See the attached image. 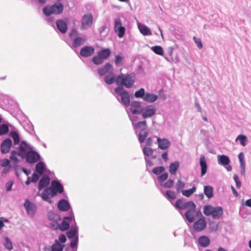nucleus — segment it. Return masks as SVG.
I'll use <instances>...</instances> for the list:
<instances>
[{
  "label": "nucleus",
  "mask_w": 251,
  "mask_h": 251,
  "mask_svg": "<svg viewBox=\"0 0 251 251\" xmlns=\"http://www.w3.org/2000/svg\"><path fill=\"white\" fill-rule=\"evenodd\" d=\"M63 191V187L59 181L52 180L51 183V186L46 188L42 193L39 194L38 195L44 201L51 204L52 201L50 197L55 196L58 193H61Z\"/></svg>",
  "instance_id": "nucleus-1"
},
{
  "label": "nucleus",
  "mask_w": 251,
  "mask_h": 251,
  "mask_svg": "<svg viewBox=\"0 0 251 251\" xmlns=\"http://www.w3.org/2000/svg\"><path fill=\"white\" fill-rule=\"evenodd\" d=\"M135 75L134 73L129 74H123L117 76L116 84L125 86L126 88H129L132 87L135 82Z\"/></svg>",
  "instance_id": "nucleus-2"
},
{
  "label": "nucleus",
  "mask_w": 251,
  "mask_h": 251,
  "mask_svg": "<svg viewBox=\"0 0 251 251\" xmlns=\"http://www.w3.org/2000/svg\"><path fill=\"white\" fill-rule=\"evenodd\" d=\"M203 213L207 216H212L213 219H218L222 216L223 210L221 206L214 207L207 205L203 207Z\"/></svg>",
  "instance_id": "nucleus-3"
},
{
  "label": "nucleus",
  "mask_w": 251,
  "mask_h": 251,
  "mask_svg": "<svg viewBox=\"0 0 251 251\" xmlns=\"http://www.w3.org/2000/svg\"><path fill=\"white\" fill-rule=\"evenodd\" d=\"M115 92L117 99L120 101L125 106H127L130 104L129 95L127 91L123 87L119 86L115 88Z\"/></svg>",
  "instance_id": "nucleus-4"
},
{
  "label": "nucleus",
  "mask_w": 251,
  "mask_h": 251,
  "mask_svg": "<svg viewBox=\"0 0 251 251\" xmlns=\"http://www.w3.org/2000/svg\"><path fill=\"white\" fill-rule=\"evenodd\" d=\"M63 10V5L60 2H57L51 6H46L43 9V12L46 16L52 14H59Z\"/></svg>",
  "instance_id": "nucleus-5"
},
{
  "label": "nucleus",
  "mask_w": 251,
  "mask_h": 251,
  "mask_svg": "<svg viewBox=\"0 0 251 251\" xmlns=\"http://www.w3.org/2000/svg\"><path fill=\"white\" fill-rule=\"evenodd\" d=\"M24 206L25 209L27 214L31 218L34 217L37 209L36 205L34 203L30 201L28 199H26Z\"/></svg>",
  "instance_id": "nucleus-6"
},
{
  "label": "nucleus",
  "mask_w": 251,
  "mask_h": 251,
  "mask_svg": "<svg viewBox=\"0 0 251 251\" xmlns=\"http://www.w3.org/2000/svg\"><path fill=\"white\" fill-rule=\"evenodd\" d=\"M156 111L155 108L151 105L143 107L141 110L142 116L144 119L151 117L155 115Z\"/></svg>",
  "instance_id": "nucleus-7"
},
{
  "label": "nucleus",
  "mask_w": 251,
  "mask_h": 251,
  "mask_svg": "<svg viewBox=\"0 0 251 251\" xmlns=\"http://www.w3.org/2000/svg\"><path fill=\"white\" fill-rule=\"evenodd\" d=\"M114 31L117 33V35L119 38L124 37L126 28L122 25L121 20L120 18H116L114 21Z\"/></svg>",
  "instance_id": "nucleus-8"
},
{
  "label": "nucleus",
  "mask_w": 251,
  "mask_h": 251,
  "mask_svg": "<svg viewBox=\"0 0 251 251\" xmlns=\"http://www.w3.org/2000/svg\"><path fill=\"white\" fill-rule=\"evenodd\" d=\"M93 23V16L91 13H87L83 16L81 20V28L87 29L90 27Z\"/></svg>",
  "instance_id": "nucleus-9"
},
{
  "label": "nucleus",
  "mask_w": 251,
  "mask_h": 251,
  "mask_svg": "<svg viewBox=\"0 0 251 251\" xmlns=\"http://www.w3.org/2000/svg\"><path fill=\"white\" fill-rule=\"evenodd\" d=\"M25 157L27 162L32 164L37 162L40 159V155L35 151H29Z\"/></svg>",
  "instance_id": "nucleus-10"
},
{
  "label": "nucleus",
  "mask_w": 251,
  "mask_h": 251,
  "mask_svg": "<svg viewBox=\"0 0 251 251\" xmlns=\"http://www.w3.org/2000/svg\"><path fill=\"white\" fill-rule=\"evenodd\" d=\"M206 226V222L204 217L201 218L193 224V229L196 232L203 230Z\"/></svg>",
  "instance_id": "nucleus-11"
},
{
  "label": "nucleus",
  "mask_w": 251,
  "mask_h": 251,
  "mask_svg": "<svg viewBox=\"0 0 251 251\" xmlns=\"http://www.w3.org/2000/svg\"><path fill=\"white\" fill-rule=\"evenodd\" d=\"M95 52V49L91 46H85L81 49L80 55L82 57H87L92 55Z\"/></svg>",
  "instance_id": "nucleus-12"
},
{
  "label": "nucleus",
  "mask_w": 251,
  "mask_h": 251,
  "mask_svg": "<svg viewBox=\"0 0 251 251\" xmlns=\"http://www.w3.org/2000/svg\"><path fill=\"white\" fill-rule=\"evenodd\" d=\"M12 145V140L10 138H6L3 140L1 144V152L2 153H6L10 151Z\"/></svg>",
  "instance_id": "nucleus-13"
},
{
  "label": "nucleus",
  "mask_w": 251,
  "mask_h": 251,
  "mask_svg": "<svg viewBox=\"0 0 251 251\" xmlns=\"http://www.w3.org/2000/svg\"><path fill=\"white\" fill-rule=\"evenodd\" d=\"M196 210V206L195 205L191 208L187 210L185 214V216L187 220L190 223H193L195 220V212Z\"/></svg>",
  "instance_id": "nucleus-14"
},
{
  "label": "nucleus",
  "mask_w": 251,
  "mask_h": 251,
  "mask_svg": "<svg viewBox=\"0 0 251 251\" xmlns=\"http://www.w3.org/2000/svg\"><path fill=\"white\" fill-rule=\"evenodd\" d=\"M143 107L141 106V103L137 101H132L130 103V111L133 114H140Z\"/></svg>",
  "instance_id": "nucleus-15"
},
{
  "label": "nucleus",
  "mask_w": 251,
  "mask_h": 251,
  "mask_svg": "<svg viewBox=\"0 0 251 251\" xmlns=\"http://www.w3.org/2000/svg\"><path fill=\"white\" fill-rule=\"evenodd\" d=\"M157 142L158 148L161 150H166L171 145L170 142L166 138H157Z\"/></svg>",
  "instance_id": "nucleus-16"
},
{
  "label": "nucleus",
  "mask_w": 251,
  "mask_h": 251,
  "mask_svg": "<svg viewBox=\"0 0 251 251\" xmlns=\"http://www.w3.org/2000/svg\"><path fill=\"white\" fill-rule=\"evenodd\" d=\"M28 149V145L27 143L25 141H22L19 147V150L18 151V156H20L22 158H24L25 154L27 152V150Z\"/></svg>",
  "instance_id": "nucleus-17"
},
{
  "label": "nucleus",
  "mask_w": 251,
  "mask_h": 251,
  "mask_svg": "<svg viewBox=\"0 0 251 251\" xmlns=\"http://www.w3.org/2000/svg\"><path fill=\"white\" fill-rule=\"evenodd\" d=\"M110 71H113V67L109 63H107L103 67L99 69L98 73L100 75H103Z\"/></svg>",
  "instance_id": "nucleus-18"
},
{
  "label": "nucleus",
  "mask_w": 251,
  "mask_h": 251,
  "mask_svg": "<svg viewBox=\"0 0 251 251\" xmlns=\"http://www.w3.org/2000/svg\"><path fill=\"white\" fill-rule=\"evenodd\" d=\"M56 24L58 29L62 33H65L68 29L67 25L66 22L62 20H57Z\"/></svg>",
  "instance_id": "nucleus-19"
},
{
  "label": "nucleus",
  "mask_w": 251,
  "mask_h": 251,
  "mask_svg": "<svg viewBox=\"0 0 251 251\" xmlns=\"http://www.w3.org/2000/svg\"><path fill=\"white\" fill-rule=\"evenodd\" d=\"M198 243L201 247L206 248L210 245V240L207 236L202 235L199 237Z\"/></svg>",
  "instance_id": "nucleus-20"
},
{
  "label": "nucleus",
  "mask_w": 251,
  "mask_h": 251,
  "mask_svg": "<svg viewBox=\"0 0 251 251\" xmlns=\"http://www.w3.org/2000/svg\"><path fill=\"white\" fill-rule=\"evenodd\" d=\"M117 76L116 77L113 71H110L105 76L104 81L107 84H112L115 82L116 83Z\"/></svg>",
  "instance_id": "nucleus-21"
},
{
  "label": "nucleus",
  "mask_w": 251,
  "mask_h": 251,
  "mask_svg": "<svg viewBox=\"0 0 251 251\" xmlns=\"http://www.w3.org/2000/svg\"><path fill=\"white\" fill-rule=\"evenodd\" d=\"M70 207V205L69 202L65 200H61L58 203V209L62 211H68Z\"/></svg>",
  "instance_id": "nucleus-22"
},
{
  "label": "nucleus",
  "mask_w": 251,
  "mask_h": 251,
  "mask_svg": "<svg viewBox=\"0 0 251 251\" xmlns=\"http://www.w3.org/2000/svg\"><path fill=\"white\" fill-rule=\"evenodd\" d=\"M72 217H66L63 219L61 225H59V229L61 231L67 230L69 227V222L72 220Z\"/></svg>",
  "instance_id": "nucleus-23"
},
{
  "label": "nucleus",
  "mask_w": 251,
  "mask_h": 251,
  "mask_svg": "<svg viewBox=\"0 0 251 251\" xmlns=\"http://www.w3.org/2000/svg\"><path fill=\"white\" fill-rule=\"evenodd\" d=\"M138 28L140 30V32L144 35L148 36V35H151L152 33L150 29L147 26L142 24H138Z\"/></svg>",
  "instance_id": "nucleus-24"
},
{
  "label": "nucleus",
  "mask_w": 251,
  "mask_h": 251,
  "mask_svg": "<svg viewBox=\"0 0 251 251\" xmlns=\"http://www.w3.org/2000/svg\"><path fill=\"white\" fill-rule=\"evenodd\" d=\"M217 160L218 164L222 166L227 165L230 162L229 157L226 155H219L217 156Z\"/></svg>",
  "instance_id": "nucleus-25"
},
{
  "label": "nucleus",
  "mask_w": 251,
  "mask_h": 251,
  "mask_svg": "<svg viewBox=\"0 0 251 251\" xmlns=\"http://www.w3.org/2000/svg\"><path fill=\"white\" fill-rule=\"evenodd\" d=\"M50 183V178L47 175H44L40 180L38 183V189L41 190L45 186H47Z\"/></svg>",
  "instance_id": "nucleus-26"
},
{
  "label": "nucleus",
  "mask_w": 251,
  "mask_h": 251,
  "mask_svg": "<svg viewBox=\"0 0 251 251\" xmlns=\"http://www.w3.org/2000/svg\"><path fill=\"white\" fill-rule=\"evenodd\" d=\"M158 98V96L154 94L146 93L143 100L145 101L152 103L155 101Z\"/></svg>",
  "instance_id": "nucleus-27"
},
{
  "label": "nucleus",
  "mask_w": 251,
  "mask_h": 251,
  "mask_svg": "<svg viewBox=\"0 0 251 251\" xmlns=\"http://www.w3.org/2000/svg\"><path fill=\"white\" fill-rule=\"evenodd\" d=\"M200 164L201 168V176H203L207 172V166L204 156L200 158Z\"/></svg>",
  "instance_id": "nucleus-28"
},
{
  "label": "nucleus",
  "mask_w": 251,
  "mask_h": 251,
  "mask_svg": "<svg viewBox=\"0 0 251 251\" xmlns=\"http://www.w3.org/2000/svg\"><path fill=\"white\" fill-rule=\"evenodd\" d=\"M86 41V39L82 37H75L73 42L72 46L74 48H77L83 45Z\"/></svg>",
  "instance_id": "nucleus-29"
},
{
  "label": "nucleus",
  "mask_w": 251,
  "mask_h": 251,
  "mask_svg": "<svg viewBox=\"0 0 251 251\" xmlns=\"http://www.w3.org/2000/svg\"><path fill=\"white\" fill-rule=\"evenodd\" d=\"M78 232V227L76 226H72L69 231L67 232V235L68 238H73L75 236H78L76 233Z\"/></svg>",
  "instance_id": "nucleus-30"
},
{
  "label": "nucleus",
  "mask_w": 251,
  "mask_h": 251,
  "mask_svg": "<svg viewBox=\"0 0 251 251\" xmlns=\"http://www.w3.org/2000/svg\"><path fill=\"white\" fill-rule=\"evenodd\" d=\"M203 192L208 199H211L213 197V188L210 185L204 186Z\"/></svg>",
  "instance_id": "nucleus-31"
},
{
  "label": "nucleus",
  "mask_w": 251,
  "mask_h": 251,
  "mask_svg": "<svg viewBox=\"0 0 251 251\" xmlns=\"http://www.w3.org/2000/svg\"><path fill=\"white\" fill-rule=\"evenodd\" d=\"M110 53L111 51L109 49H104L99 51L98 55L104 60L109 57Z\"/></svg>",
  "instance_id": "nucleus-32"
},
{
  "label": "nucleus",
  "mask_w": 251,
  "mask_h": 251,
  "mask_svg": "<svg viewBox=\"0 0 251 251\" xmlns=\"http://www.w3.org/2000/svg\"><path fill=\"white\" fill-rule=\"evenodd\" d=\"M179 167V163L177 161H176L171 163L170 165L169 172L172 175H175L176 171Z\"/></svg>",
  "instance_id": "nucleus-33"
},
{
  "label": "nucleus",
  "mask_w": 251,
  "mask_h": 251,
  "mask_svg": "<svg viewBox=\"0 0 251 251\" xmlns=\"http://www.w3.org/2000/svg\"><path fill=\"white\" fill-rule=\"evenodd\" d=\"M45 168L44 163L39 162L36 165L35 170L40 175H42L44 173Z\"/></svg>",
  "instance_id": "nucleus-34"
},
{
  "label": "nucleus",
  "mask_w": 251,
  "mask_h": 251,
  "mask_svg": "<svg viewBox=\"0 0 251 251\" xmlns=\"http://www.w3.org/2000/svg\"><path fill=\"white\" fill-rule=\"evenodd\" d=\"M134 127L135 129H140V131L147 130V122L146 121L139 122L134 125Z\"/></svg>",
  "instance_id": "nucleus-35"
},
{
  "label": "nucleus",
  "mask_w": 251,
  "mask_h": 251,
  "mask_svg": "<svg viewBox=\"0 0 251 251\" xmlns=\"http://www.w3.org/2000/svg\"><path fill=\"white\" fill-rule=\"evenodd\" d=\"M148 134H149V132L147 130L140 131L139 132V134L138 135L139 141L140 143H143L145 141V139H146Z\"/></svg>",
  "instance_id": "nucleus-36"
},
{
  "label": "nucleus",
  "mask_w": 251,
  "mask_h": 251,
  "mask_svg": "<svg viewBox=\"0 0 251 251\" xmlns=\"http://www.w3.org/2000/svg\"><path fill=\"white\" fill-rule=\"evenodd\" d=\"M64 246L61 245L57 240H55L54 243L51 246V250L53 251H62Z\"/></svg>",
  "instance_id": "nucleus-37"
},
{
  "label": "nucleus",
  "mask_w": 251,
  "mask_h": 251,
  "mask_svg": "<svg viewBox=\"0 0 251 251\" xmlns=\"http://www.w3.org/2000/svg\"><path fill=\"white\" fill-rule=\"evenodd\" d=\"M10 136L14 140V145H18L20 141V139L19 134L15 131H11L10 133Z\"/></svg>",
  "instance_id": "nucleus-38"
},
{
  "label": "nucleus",
  "mask_w": 251,
  "mask_h": 251,
  "mask_svg": "<svg viewBox=\"0 0 251 251\" xmlns=\"http://www.w3.org/2000/svg\"><path fill=\"white\" fill-rule=\"evenodd\" d=\"M196 191V187L194 186L192 188L185 190H182V195L185 196V197H189L191 195H192L194 192Z\"/></svg>",
  "instance_id": "nucleus-39"
},
{
  "label": "nucleus",
  "mask_w": 251,
  "mask_h": 251,
  "mask_svg": "<svg viewBox=\"0 0 251 251\" xmlns=\"http://www.w3.org/2000/svg\"><path fill=\"white\" fill-rule=\"evenodd\" d=\"M115 63L117 66H122L124 65V57L119 55L115 56Z\"/></svg>",
  "instance_id": "nucleus-40"
},
{
  "label": "nucleus",
  "mask_w": 251,
  "mask_h": 251,
  "mask_svg": "<svg viewBox=\"0 0 251 251\" xmlns=\"http://www.w3.org/2000/svg\"><path fill=\"white\" fill-rule=\"evenodd\" d=\"M151 50L156 54L158 55H163V50L161 46H153L151 48Z\"/></svg>",
  "instance_id": "nucleus-41"
},
{
  "label": "nucleus",
  "mask_w": 251,
  "mask_h": 251,
  "mask_svg": "<svg viewBox=\"0 0 251 251\" xmlns=\"http://www.w3.org/2000/svg\"><path fill=\"white\" fill-rule=\"evenodd\" d=\"M5 242L3 244L4 247L8 250L11 251L13 249V245L11 241L8 237L4 238Z\"/></svg>",
  "instance_id": "nucleus-42"
},
{
  "label": "nucleus",
  "mask_w": 251,
  "mask_h": 251,
  "mask_svg": "<svg viewBox=\"0 0 251 251\" xmlns=\"http://www.w3.org/2000/svg\"><path fill=\"white\" fill-rule=\"evenodd\" d=\"M146 93L144 88H140L139 90L135 92L134 96L137 98H140L143 100Z\"/></svg>",
  "instance_id": "nucleus-43"
},
{
  "label": "nucleus",
  "mask_w": 251,
  "mask_h": 251,
  "mask_svg": "<svg viewBox=\"0 0 251 251\" xmlns=\"http://www.w3.org/2000/svg\"><path fill=\"white\" fill-rule=\"evenodd\" d=\"M195 204L192 201L185 202H184L180 207V209H187L191 208L193 206H195Z\"/></svg>",
  "instance_id": "nucleus-44"
},
{
  "label": "nucleus",
  "mask_w": 251,
  "mask_h": 251,
  "mask_svg": "<svg viewBox=\"0 0 251 251\" xmlns=\"http://www.w3.org/2000/svg\"><path fill=\"white\" fill-rule=\"evenodd\" d=\"M165 171V168L162 166L155 167L152 169V173L156 175H160Z\"/></svg>",
  "instance_id": "nucleus-45"
},
{
  "label": "nucleus",
  "mask_w": 251,
  "mask_h": 251,
  "mask_svg": "<svg viewBox=\"0 0 251 251\" xmlns=\"http://www.w3.org/2000/svg\"><path fill=\"white\" fill-rule=\"evenodd\" d=\"M9 131L8 126L6 124H2L0 126V135H5Z\"/></svg>",
  "instance_id": "nucleus-46"
},
{
  "label": "nucleus",
  "mask_w": 251,
  "mask_h": 251,
  "mask_svg": "<svg viewBox=\"0 0 251 251\" xmlns=\"http://www.w3.org/2000/svg\"><path fill=\"white\" fill-rule=\"evenodd\" d=\"M239 140L240 141V144L243 146H245L247 144V137L245 136V135H239L236 140Z\"/></svg>",
  "instance_id": "nucleus-47"
},
{
  "label": "nucleus",
  "mask_w": 251,
  "mask_h": 251,
  "mask_svg": "<svg viewBox=\"0 0 251 251\" xmlns=\"http://www.w3.org/2000/svg\"><path fill=\"white\" fill-rule=\"evenodd\" d=\"M71 241L70 243V247L71 249H74L77 248L78 242V236H75V238H70Z\"/></svg>",
  "instance_id": "nucleus-48"
},
{
  "label": "nucleus",
  "mask_w": 251,
  "mask_h": 251,
  "mask_svg": "<svg viewBox=\"0 0 251 251\" xmlns=\"http://www.w3.org/2000/svg\"><path fill=\"white\" fill-rule=\"evenodd\" d=\"M174 183V180L169 179L166 182L161 183L160 186L165 188H170L173 186Z\"/></svg>",
  "instance_id": "nucleus-49"
},
{
  "label": "nucleus",
  "mask_w": 251,
  "mask_h": 251,
  "mask_svg": "<svg viewBox=\"0 0 251 251\" xmlns=\"http://www.w3.org/2000/svg\"><path fill=\"white\" fill-rule=\"evenodd\" d=\"M163 195L167 198H169L172 200L175 199L176 198V194L174 191L171 190H168L166 192L165 194L163 193Z\"/></svg>",
  "instance_id": "nucleus-50"
},
{
  "label": "nucleus",
  "mask_w": 251,
  "mask_h": 251,
  "mask_svg": "<svg viewBox=\"0 0 251 251\" xmlns=\"http://www.w3.org/2000/svg\"><path fill=\"white\" fill-rule=\"evenodd\" d=\"M92 61L96 65H100L102 64L104 60L98 54L93 57Z\"/></svg>",
  "instance_id": "nucleus-51"
},
{
  "label": "nucleus",
  "mask_w": 251,
  "mask_h": 251,
  "mask_svg": "<svg viewBox=\"0 0 251 251\" xmlns=\"http://www.w3.org/2000/svg\"><path fill=\"white\" fill-rule=\"evenodd\" d=\"M185 186V183L181 181V180H178L176 183V191L179 192L180 191L182 190V189Z\"/></svg>",
  "instance_id": "nucleus-52"
},
{
  "label": "nucleus",
  "mask_w": 251,
  "mask_h": 251,
  "mask_svg": "<svg viewBox=\"0 0 251 251\" xmlns=\"http://www.w3.org/2000/svg\"><path fill=\"white\" fill-rule=\"evenodd\" d=\"M143 151L145 156L151 155L153 152V150L149 147H144L143 149Z\"/></svg>",
  "instance_id": "nucleus-53"
},
{
  "label": "nucleus",
  "mask_w": 251,
  "mask_h": 251,
  "mask_svg": "<svg viewBox=\"0 0 251 251\" xmlns=\"http://www.w3.org/2000/svg\"><path fill=\"white\" fill-rule=\"evenodd\" d=\"M168 177V174L167 173H163L159 175L157 179L159 182L160 185L161 183H163L165 180H166Z\"/></svg>",
  "instance_id": "nucleus-54"
},
{
  "label": "nucleus",
  "mask_w": 251,
  "mask_h": 251,
  "mask_svg": "<svg viewBox=\"0 0 251 251\" xmlns=\"http://www.w3.org/2000/svg\"><path fill=\"white\" fill-rule=\"evenodd\" d=\"M193 39L194 42L195 43V44H196L197 47L199 49H201L202 48L203 45L201 42V39L200 38H197L196 37L194 36L193 38Z\"/></svg>",
  "instance_id": "nucleus-55"
},
{
  "label": "nucleus",
  "mask_w": 251,
  "mask_h": 251,
  "mask_svg": "<svg viewBox=\"0 0 251 251\" xmlns=\"http://www.w3.org/2000/svg\"><path fill=\"white\" fill-rule=\"evenodd\" d=\"M240 173L242 176H245V162H240Z\"/></svg>",
  "instance_id": "nucleus-56"
},
{
  "label": "nucleus",
  "mask_w": 251,
  "mask_h": 251,
  "mask_svg": "<svg viewBox=\"0 0 251 251\" xmlns=\"http://www.w3.org/2000/svg\"><path fill=\"white\" fill-rule=\"evenodd\" d=\"M209 227L212 231H216L218 230L219 225L215 222H211L209 224Z\"/></svg>",
  "instance_id": "nucleus-57"
},
{
  "label": "nucleus",
  "mask_w": 251,
  "mask_h": 251,
  "mask_svg": "<svg viewBox=\"0 0 251 251\" xmlns=\"http://www.w3.org/2000/svg\"><path fill=\"white\" fill-rule=\"evenodd\" d=\"M10 161L7 159H3L0 160V166L2 167H6L9 165Z\"/></svg>",
  "instance_id": "nucleus-58"
},
{
  "label": "nucleus",
  "mask_w": 251,
  "mask_h": 251,
  "mask_svg": "<svg viewBox=\"0 0 251 251\" xmlns=\"http://www.w3.org/2000/svg\"><path fill=\"white\" fill-rule=\"evenodd\" d=\"M233 179L235 182L236 186L237 188H240L241 186V182L239 180V178H238L237 175L235 174L233 176Z\"/></svg>",
  "instance_id": "nucleus-59"
},
{
  "label": "nucleus",
  "mask_w": 251,
  "mask_h": 251,
  "mask_svg": "<svg viewBox=\"0 0 251 251\" xmlns=\"http://www.w3.org/2000/svg\"><path fill=\"white\" fill-rule=\"evenodd\" d=\"M48 217L49 220L51 221H54L58 218V216L54 215L52 212H49L48 214Z\"/></svg>",
  "instance_id": "nucleus-60"
},
{
  "label": "nucleus",
  "mask_w": 251,
  "mask_h": 251,
  "mask_svg": "<svg viewBox=\"0 0 251 251\" xmlns=\"http://www.w3.org/2000/svg\"><path fill=\"white\" fill-rule=\"evenodd\" d=\"M79 35V33L77 32V31L73 28L71 30V31L69 33V36L71 38H72L73 37H76Z\"/></svg>",
  "instance_id": "nucleus-61"
},
{
  "label": "nucleus",
  "mask_w": 251,
  "mask_h": 251,
  "mask_svg": "<svg viewBox=\"0 0 251 251\" xmlns=\"http://www.w3.org/2000/svg\"><path fill=\"white\" fill-rule=\"evenodd\" d=\"M184 202L183 200L178 199L177 200L175 203V207L178 209H180V207H181V205H182L183 203Z\"/></svg>",
  "instance_id": "nucleus-62"
},
{
  "label": "nucleus",
  "mask_w": 251,
  "mask_h": 251,
  "mask_svg": "<svg viewBox=\"0 0 251 251\" xmlns=\"http://www.w3.org/2000/svg\"><path fill=\"white\" fill-rule=\"evenodd\" d=\"M40 175L39 174H37L36 173H34L32 176L31 181H32L33 182H35L38 180V179L40 178Z\"/></svg>",
  "instance_id": "nucleus-63"
},
{
  "label": "nucleus",
  "mask_w": 251,
  "mask_h": 251,
  "mask_svg": "<svg viewBox=\"0 0 251 251\" xmlns=\"http://www.w3.org/2000/svg\"><path fill=\"white\" fill-rule=\"evenodd\" d=\"M51 227L53 229H59V225L56 223L52 222L50 224Z\"/></svg>",
  "instance_id": "nucleus-64"
}]
</instances>
